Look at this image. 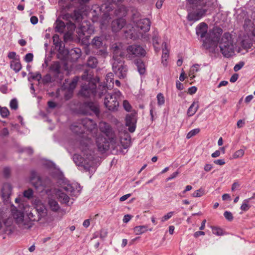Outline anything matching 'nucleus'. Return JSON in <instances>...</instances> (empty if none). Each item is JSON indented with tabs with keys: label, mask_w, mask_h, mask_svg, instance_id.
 Returning a JSON list of instances; mask_svg holds the SVG:
<instances>
[{
	"label": "nucleus",
	"mask_w": 255,
	"mask_h": 255,
	"mask_svg": "<svg viewBox=\"0 0 255 255\" xmlns=\"http://www.w3.org/2000/svg\"><path fill=\"white\" fill-rule=\"evenodd\" d=\"M244 154V151L242 149L238 150L233 155L234 158H237L242 157Z\"/></svg>",
	"instance_id": "30"
},
{
	"label": "nucleus",
	"mask_w": 255,
	"mask_h": 255,
	"mask_svg": "<svg viewBox=\"0 0 255 255\" xmlns=\"http://www.w3.org/2000/svg\"><path fill=\"white\" fill-rule=\"evenodd\" d=\"M244 124V122L243 120H239L237 123V126L238 128H241L243 126V125Z\"/></svg>",
	"instance_id": "58"
},
{
	"label": "nucleus",
	"mask_w": 255,
	"mask_h": 255,
	"mask_svg": "<svg viewBox=\"0 0 255 255\" xmlns=\"http://www.w3.org/2000/svg\"><path fill=\"white\" fill-rule=\"evenodd\" d=\"M123 107L126 111L127 112H130L131 110V106L129 102L127 100L123 101Z\"/></svg>",
	"instance_id": "31"
},
{
	"label": "nucleus",
	"mask_w": 255,
	"mask_h": 255,
	"mask_svg": "<svg viewBox=\"0 0 255 255\" xmlns=\"http://www.w3.org/2000/svg\"><path fill=\"white\" fill-rule=\"evenodd\" d=\"M249 208V206L248 204L247 203H243L241 206V209L243 210V211H247V210H248Z\"/></svg>",
	"instance_id": "47"
},
{
	"label": "nucleus",
	"mask_w": 255,
	"mask_h": 255,
	"mask_svg": "<svg viewBox=\"0 0 255 255\" xmlns=\"http://www.w3.org/2000/svg\"><path fill=\"white\" fill-rule=\"evenodd\" d=\"M169 57V52L167 50L165 49L164 51V52L162 55V62L164 63V62H166L167 60Z\"/></svg>",
	"instance_id": "36"
},
{
	"label": "nucleus",
	"mask_w": 255,
	"mask_h": 255,
	"mask_svg": "<svg viewBox=\"0 0 255 255\" xmlns=\"http://www.w3.org/2000/svg\"><path fill=\"white\" fill-rule=\"evenodd\" d=\"M150 22L148 19L144 18L138 20L131 30V35L133 38L142 37L150 29Z\"/></svg>",
	"instance_id": "5"
},
{
	"label": "nucleus",
	"mask_w": 255,
	"mask_h": 255,
	"mask_svg": "<svg viewBox=\"0 0 255 255\" xmlns=\"http://www.w3.org/2000/svg\"><path fill=\"white\" fill-rule=\"evenodd\" d=\"M173 212H170L168 213L166 215L164 216V217L162 218V221L164 222V221L168 220L170 218H171L172 217V216L173 215Z\"/></svg>",
	"instance_id": "39"
},
{
	"label": "nucleus",
	"mask_w": 255,
	"mask_h": 255,
	"mask_svg": "<svg viewBox=\"0 0 255 255\" xmlns=\"http://www.w3.org/2000/svg\"><path fill=\"white\" fill-rule=\"evenodd\" d=\"M73 19L75 20H80L82 19V15L81 13L78 11H74Z\"/></svg>",
	"instance_id": "32"
},
{
	"label": "nucleus",
	"mask_w": 255,
	"mask_h": 255,
	"mask_svg": "<svg viewBox=\"0 0 255 255\" xmlns=\"http://www.w3.org/2000/svg\"><path fill=\"white\" fill-rule=\"evenodd\" d=\"M93 43L97 46H100L102 44V42L99 40V37H95L93 40Z\"/></svg>",
	"instance_id": "42"
},
{
	"label": "nucleus",
	"mask_w": 255,
	"mask_h": 255,
	"mask_svg": "<svg viewBox=\"0 0 255 255\" xmlns=\"http://www.w3.org/2000/svg\"><path fill=\"white\" fill-rule=\"evenodd\" d=\"M57 196L61 202L65 203L69 202V197L66 194L61 192V191L57 192Z\"/></svg>",
	"instance_id": "21"
},
{
	"label": "nucleus",
	"mask_w": 255,
	"mask_h": 255,
	"mask_svg": "<svg viewBox=\"0 0 255 255\" xmlns=\"http://www.w3.org/2000/svg\"><path fill=\"white\" fill-rule=\"evenodd\" d=\"M205 235V233L203 231H198V232H196L194 235L195 237H198L199 236H200V235Z\"/></svg>",
	"instance_id": "56"
},
{
	"label": "nucleus",
	"mask_w": 255,
	"mask_h": 255,
	"mask_svg": "<svg viewBox=\"0 0 255 255\" xmlns=\"http://www.w3.org/2000/svg\"><path fill=\"white\" fill-rule=\"evenodd\" d=\"M253 96L252 95H249L246 98L245 101L247 103H249L253 99Z\"/></svg>",
	"instance_id": "54"
},
{
	"label": "nucleus",
	"mask_w": 255,
	"mask_h": 255,
	"mask_svg": "<svg viewBox=\"0 0 255 255\" xmlns=\"http://www.w3.org/2000/svg\"><path fill=\"white\" fill-rule=\"evenodd\" d=\"M212 168V166L211 164H206L204 167V169L206 171H210Z\"/></svg>",
	"instance_id": "53"
},
{
	"label": "nucleus",
	"mask_w": 255,
	"mask_h": 255,
	"mask_svg": "<svg viewBox=\"0 0 255 255\" xmlns=\"http://www.w3.org/2000/svg\"><path fill=\"white\" fill-rule=\"evenodd\" d=\"M220 49L225 57H230L234 52L233 41L231 35L226 33L222 37L220 42Z\"/></svg>",
	"instance_id": "4"
},
{
	"label": "nucleus",
	"mask_w": 255,
	"mask_h": 255,
	"mask_svg": "<svg viewBox=\"0 0 255 255\" xmlns=\"http://www.w3.org/2000/svg\"><path fill=\"white\" fill-rule=\"evenodd\" d=\"M212 229L213 233L214 235L218 236H222L223 235V232L221 229L217 227H213Z\"/></svg>",
	"instance_id": "26"
},
{
	"label": "nucleus",
	"mask_w": 255,
	"mask_h": 255,
	"mask_svg": "<svg viewBox=\"0 0 255 255\" xmlns=\"http://www.w3.org/2000/svg\"><path fill=\"white\" fill-rule=\"evenodd\" d=\"M131 219V216L129 215H126L124 216L123 222L125 223H128Z\"/></svg>",
	"instance_id": "48"
},
{
	"label": "nucleus",
	"mask_w": 255,
	"mask_h": 255,
	"mask_svg": "<svg viewBox=\"0 0 255 255\" xmlns=\"http://www.w3.org/2000/svg\"><path fill=\"white\" fill-rule=\"evenodd\" d=\"M206 222V220H204L203 221V222L202 223V225H201V227H200V229L201 230H203L204 229L205 226Z\"/></svg>",
	"instance_id": "63"
},
{
	"label": "nucleus",
	"mask_w": 255,
	"mask_h": 255,
	"mask_svg": "<svg viewBox=\"0 0 255 255\" xmlns=\"http://www.w3.org/2000/svg\"><path fill=\"white\" fill-rule=\"evenodd\" d=\"M11 193V187L8 184H5L3 186L2 189V195L3 197L8 198L9 197Z\"/></svg>",
	"instance_id": "16"
},
{
	"label": "nucleus",
	"mask_w": 255,
	"mask_h": 255,
	"mask_svg": "<svg viewBox=\"0 0 255 255\" xmlns=\"http://www.w3.org/2000/svg\"><path fill=\"white\" fill-rule=\"evenodd\" d=\"M174 231V227L173 226H170L169 228V232L170 234H173Z\"/></svg>",
	"instance_id": "59"
},
{
	"label": "nucleus",
	"mask_w": 255,
	"mask_h": 255,
	"mask_svg": "<svg viewBox=\"0 0 255 255\" xmlns=\"http://www.w3.org/2000/svg\"><path fill=\"white\" fill-rule=\"evenodd\" d=\"M185 72L183 70H182L179 77V79L181 81H183L185 80Z\"/></svg>",
	"instance_id": "51"
},
{
	"label": "nucleus",
	"mask_w": 255,
	"mask_h": 255,
	"mask_svg": "<svg viewBox=\"0 0 255 255\" xmlns=\"http://www.w3.org/2000/svg\"><path fill=\"white\" fill-rule=\"evenodd\" d=\"M0 114L2 117H6L9 114L8 110L5 107L0 108Z\"/></svg>",
	"instance_id": "27"
},
{
	"label": "nucleus",
	"mask_w": 255,
	"mask_h": 255,
	"mask_svg": "<svg viewBox=\"0 0 255 255\" xmlns=\"http://www.w3.org/2000/svg\"><path fill=\"white\" fill-rule=\"evenodd\" d=\"M31 182L37 189H43V184L39 177H33L31 179Z\"/></svg>",
	"instance_id": "14"
},
{
	"label": "nucleus",
	"mask_w": 255,
	"mask_h": 255,
	"mask_svg": "<svg viewBox=\"0 0 255 255\" xmlns=\"http://www.w3.org/2000/svg\"><path fill=\"white\" fill-rule=\"evenodd\" d=\"M113 70L120 78H124L127 75V69L125 65L124 53L121 48L117 45L113 47Z\"/></svg>",
	"instance_id": "1"
},
{
	"label": "nucleus",
	"mask_w": 255,
	"mask_h": 255,
	"mask_svg": "<svg viewBox=\"0 0 255 255\" xmlns=\"http://www.w3.org/2000/svg\"><path fill=\"white\" fill-rule=\"evenodd\" d=\"M48 104L50 108H53L55 107V103L52 101L48 102Z\"/></svg>",
	"instance_id": "60"
},
{
	"label": "nucleus",
	"mask_w": 255,
	"mask_h": 255,
	"mask_svg": "<svg viewBox=\"0 0 255 255\" xmlns=\"http://www.w3.org/2000/svg\"><path fill=\"white\" fill-rule=\"evenodd\" d=\"M11 215L15 223L25 228H30L35 222L33 218V214L31 211H26L24 214L16 209H13L12 210Z\"/></svg>",
	"instance_id": "2"
},
{
	"label": "nucleus",
	"mask_w": 255,
	"mask_h": 255,
	"mask_svg": "<svg viewBox=\"0 0 255 255\" xmlns=\"http://www.w3.org/2000/svg\"><path fill=\"white\" fill-rule=\"evenodd\" d=\"M223 33V30L220 27H215L210 33V39L204 41L203 45L207 49L211 47L216 48L217 44L220 42V38Z\"/></svg>",
	"instance_id": "6"
},
{
	"label": "nucleus",
	"mask_w": 255,
	"mask_h": 255,
	"mask_svg": "<svg viewBox=\"0 0 255 255\" xmlns=\"http://www.w3.org/2000/svg\"><path fill=\"white\" fill-rule=\"evenodd\" d=\"M227 84H228V82H227V81H221V82L220 83V84H219V85L218 87H221V86H225V85H226Z\"/></svg>",
	"instance_id": "61"
},
{
	"label": "nucleus",
	"mask_w": 255,
	"mask_h": 255,
	"mask_svg": "<svg viewBox=\"0 0 255 255\" xmlns=\"http://www.w3.org/2000/svg\"><path fill=\"white\" fill-rule=\"evenodd\" d=\"M32 205L35 209L37 216L33 214L35 222H40L45 223L50 221V218L47 215V212L45 205L39 199H35Z\"/></svg>",
	"instance_id": "3"
},
{
	"label": "nucleus",
	"mask_w": 255,
	"mask_h": 255,
	"mask_svg": "<svg viewBox=\"0 0 255 255\" xmlns=\"http://www.w3.org/2000/svg\"><path fill=\"white\" fill-rule=\"evenodd\" d=\"M133 230L136 235H141L145 231L146 227L143 226H137L135 227Z\"/></svg>",
	"instance_id": "23"
},
{
	"label": "nucleus",
	"mask_w": 255,
	"mask_h": 255,
	"mask_svg": "<svg viewBox=\"0 0 255 255\" xmlns=\"http://www.w3.org/2000/svg\"><path fill=\"white\" fill-rule=\"evenodd\" d=\"M216 164L222 165L225 164V161L222 159H219L214 161Z\"/></svg>",
	"instance_id": "52"
},
{
	"label": "nucleus",
	"mask_w": 255,
	"mask_h": 255,
	"mask_svg": "<svg viewBox=\"0 0 255 255\" xmlns=\"http://www.w3.org/2000/svg\"><path fill=\"white\" fill-rule=\"evenodd\" d=\"M33 54L32 53H27V54H26V55L24 57V60L26 62L29 63V62H31L33 60Z\"/></svg>",
	"instance_id": "35"
},
{
	"label": "nucleus",
	"mask_w": 255,
	"mask_h": 255,
	"mask_svg": "<svg viewBox=\"0 0 255 255\" xmlns=\"http://www.w3.org/2000/svg\"><path fill=\"white\" fill-rule=\"evenodd\" d=\"M8 57L10 59H12V60H16V53L14 52H10L8 54Z\"/></svg>",
	"instance_id": "41"
},
{
	"label": "nucleus",
	"mask_w": 255,
	"mask_h": 255,
	"mask_svg": "<svg viewBox=\"0 0 255 255\" xmlns=\"http://www.w3.org/2000/svg\"><path fill=\"white\" fill-rule=\"evenodd\" d=\"M79 95L82 97H87L89 95V89L88 87L82 86L79 92Z\"/></svg>",
	"instance_id": "22"
},
{
	"label": "nucleus",
	"mask_w": 255,
	"mask_h": 255,
	"mask_svg": "<svg viewBox=\"0 0 255 255\" xmlns=\"http://www.w3.org/2000/svg\"><path fill=\"white\" fill-rule=\"evenodd\" d=\"M10 67L15 72H19L22 68V66L18 60H12L10 62Z\"/></svg>",
	"instance_id": "17"
},
{
	"label": "nucleus",
	"mask_w": 255,
	"mask_h": 255,
	"mask_svg": "<svg viewBox=\"0 0 255 255\" xmlns=\"http://www.w3.org/2000/svg\"><path fill=\"white\" fill-rule=\"evenodd\" d=\"M86 108H89L91 111H93L96 114H98L99 113V111L98 108L95 106L93 105L92 104H89L86 106Z\"/></svg>",
	"instance_id": "29"
},
{
	"label": "nucleus",
	"mask_w": 255,
	"mask_h": 255,
	"mask_svg": "<svg viewBox=\"0 0 255 255\" xmlns=\"http://www.w3.org/2000/svg\"><path fill=\"white\" fill-rule=\"evenodd\" d=\"M55 24V31L60 33L63 32L65 28V25L64 22L60 20H57Z\"/></svg>",
	"instance_id": "19"
},
{
	"label": "nucleus",
	"mask_w": 255,
	"mask_h": 255,
	"mask_svg": "<svg viewBox=\"0 0 255 255\" xmlns=\"http://www.w3.org/2000/svg\"><path fill=\"white\" fill-rule=\"evenodd\" d=\"M23 195L24 197H26L28 198H31L33 195L32 190L31 189H28L27 190L23 192Z\"/></svg>",
	"instance_id": "37"
},
{
	"label": "nucleus",
	"mask_w": 255,
	"mask_h": 255,
	"mask_svg": "<svg viewBox=\"0 0 255 255\" xmlns=\"http://www.w3.org/2000/svg\"><path fill=\"white\" fill-rule=\"evenodd\" d=\"M131 118L130 116H127L126 117V125L127 126L129 127L128 130L130 132H133L135 129V123H132L131 122Z\"/></svg>",
	"instance_id": "20"
},
{
	"label": "nucleus",
	"mask_w": 255,
	"mask_h": 255,
	"mask_svg": "<svg viewBox=\"0 0 255 255\" xmlns=\"http://www.w3.org/2000/svg\"><path fill=\"white\" fill-rule=\"evenodd\" d=\"M49 208L54 212H57L59 210L60 207L58 203L53 199H49L48 202Z\"/></svg>",
	"instance_id": "18"
},
{
	"label": "nucleus",
	"mask_w": 255,
	"mask_h": 255,
	"mask_svg": "<svg viewBox=\"0 0 255 255\" xmlns=\"http://www.w3.org/2000/svg\"><path fill=\"white\" fill-rule=\"evenodd\" d=\"M199 108V104L198 102H194L189 108L187 114L189 116H193L196 112H197L198 109Z\"/></svg>",
	"instance_id": "15"
},
{
	"label": "nucleus",
	"mask_w": 255,
	"mask_h": 255,
	"mask_svg": "<svg viewBox=\"0 0 255 255\" xmlns=\"http://www.w3.org/2000/svg\"><path fill=\"white\" fill-rule=\"evenodd\" d=\"M208 30V26L204 23H201L196 28V33L201 37H204L206 34Z\"/></svg>",
	"instance_id": "12"
},
{
	"label": "nucleus",
	"mask_w": 255,
	"mask_h": 255,
	"mask_svg": "<svg viewBox=\"0 0 255 255\" xmlns=\"http://www.w3.org/2000/svg\"><path fill=\"white\" fill-rule=\"evenodd\" d=\"M138 71L140 74H143L145 72V68L144 63L141 61H138L137 63Z\"/></svg>",
	"instance_id": "24"
},
{
	"label": "nucleus",
	"mask_w": 255,
	"mask_h": 255,
	"mask_svg": "<svg viewBox=\"0 0 255 255\" xmlns=\"http://www.w3.org/2000/svg\"><path fill=\"white\" fill-rule=\"evenodd\" d=\"M203 194V191L201 189H199L196 191L194 193V196L196 197H201Z\"/></svg>",
	"instance_id": "43"
},
{
	"label": "nucleus",
	"mask_w": 255,
	"mask_h": 255,
	"mask_svg": "<svg viewBox=\"0 0 255 255\" xmlns=\"http://www.w3.org/2000/svg\"><path fill=\"white\" fill-rule=\"evenodd\" d=\"M122 95L121 93L118 91L112 94H108L106 95L104 104L106 107L109 110L114 111L117 110L119 103L118 101V98Z\"/></svg>",
	"instance_id": "7"
},
{
	"label": "nucleus",
	"mask_w": 255,
	"mask_h": 255,
	"mask_svg": "<svg viewBox=\"0 0 255 255\" xmlns=\"http://www.w3.org/2000/svg\"><path fill=\"white\" fill-rule=\"evenodd\" d=\"M197 91V88L195 86H193L188 89V92L190 94L195 93Z\"/></svg>",
	"instance_id": "46"
},
{
	"label": "nucleus",
	"mask_w": 255,
	"mask_h": 255,
	"mask_svg": "<svg viewBox=\"0 0 255 255\" xmlns=\"http://www.w3.org/2000/svg\"><path fill=\"white\" fill-rule=\"evenodd\" d=\"M220 155V152L219 150H216L215 152L212 154V157L213 158H215L219 156Z\"/></svg>",
	"instance_id": "50"
},
{
	"label": "nucleus",
	"mask_w": 255,
	"mask_h": 255,
	"mask_svg": "<svg viewBox=\"0 0 255 255\" xmlns=\"http://www.w3.org/2000/svg\"><path fill=\"white\" fill-rule=\"evenodd\" d=\"M126 20L123 18H119L113 21L112 23V30L118 32L121 30L126 25Z\"/></svg>",
	"instance_id": "9"
},
{
	"label": "nucleus",
	"mask_w": 255,
	"mask_h": 255,
	"mask_svg": "<svg viewBox=\"0 0 255 255\" xmlns=\"http://www.w3.org/2000/svg\"><path fill=\"white\" fill-rule=\"evenodd\" d=\"M238 78V75L237 74H233L230 78V82H236Z\"/></svg>",
	"instance_id": "45"
},
{
	"label": "nucleus",
	"mask_w": 255,
	"mask_h": 255,
	"mask_svg": "<svg viewBox=\"0 0 255 255\" xmlns=\"http://www.w3.org/2000/svg\"><path fill=\"white\" fill-rule=\"evenodd\" d=\"M30 22L32 24H36L38 22V18L36 16H32L30 18Z\"/></svg>",
	"instance_id": "44"
},
{
	"label": "nucleus",
	"mask_w": 255,
	"mask_h": 255,
	"mask_svg": "<svg viewBox=\"0 0 255 255\" xmlns=\"http://www.w3.org/2000/svg\"><path fill=\"white\" fill-rule=\"evenodd\" d=\"M73 160L75 163L78 165L83 166L85 169H89L90 166V162H87L79 155H74Z\"/></svg>",
	"instance_id": "10"
},
{
	"label": "nucleus",
	"mask_w": 255,
	"mask_h": 255,
	"mask_svg": "<svg viewBox=\"0 0 255 255\" xmlns=\"http://www.w3.org/2000/svg\"><path fill=\"white\" fill-rule=\"evenodd\" d=\"M244 66V63L241 62L238 64H236L234 68V70L235 71L237 72L240 70Z\"/></svg>",
	"instance_id": "40"
},
{
	"label": "nucleus",
	"mask_w": 255,
	"mask_h": 255,
	"mask_svg": "<svg viewBox=\"0 0 255 255\" xmlns=\"http://www.w3.org/2000/svg\"><path fill=\"white\" fill-rule=\"evenodd\" d=\"M130 196V194H126V195H125L123 196H122L120 200L121 201H125L126 199H127L128 197H129Z\"/></svg>",
	"instance_id": "49"
},
{
	"label": "nucleus",
	"mask_w": 255,
	"mask_h": 255,
	"mask_svg": "<svg viewBox=\"0 0 255 255\" xmlns=\"http://www.w3.org/2000/svg\"><path fill=\"white\" fill-rule=\"evenodd\" d=\"M206 11L207 10L205 9H201L196 13H190L188 15L189 20L191 21H197L204 15Z\"/></svg>",
	"instance_id": "11"
},
{
	"label": "nucleus",
	"mask_w": 255,
	"mask_h": 255,
	"mask_svg": "<svg viewBox=\"0 0 255 255\" xmlns=\"http://www.w3.org/2000/svg\"><path fill=\"white\" fill-rule=\"evenodd\" d=\"M53 42L55 46L60 47L61 45V41L60 40L59 37L57 34H55L52 37Z\"/></svg>",
	"instance_id": "25"
},
{
	"label": "nucleus",
	"mask_w": 255,
	"mask_h": 255,
	"mask_svg": "<svg viewBox=\"0 0 255 255\" xmlns=\"http://www.w3.org/2000/svg\"><path fill=\"white\" fill-rule=\"evenodd\" d=\"M127 52L129 54L135 56L143 55L145 54V51L141 47L135 45L128 46L127 48Z\"/></svg>",
	"instance_id": "8"
},
{
	"label": "nucleus",
	"mask_w": 255,
	"mask_h": 255,
	"mask_svg": "<svg viewBox=\"0 0 255 255\" xmlns=\"http://www.w3.org/2000/svg\"><path fill=\"white\" fill-rule=\"evenodd\" d=\"M230 195L228 194H225L222 196L223 200H225L230 198Z\"/></svg>",
	"instance_id": "64"
},
{
	"label": "nucleus",
	"mask_w": 255,
	"mask_h": 255,
	"mask_svg": "<svg viewBox=\"0 0 255 255\" xmlns=\"http://www.w3.org/2000/svg\"><path fill=\"white\" fill-rule=\"evenodd\" d=\"M78 79H79L78 77H75L69 84V88L67 90L68 92H69L68 96L65 95V97L67 99L71 97L72 95V91L76 88Z\"/></svg>",
	"instance_id": "13"
},
{
	"label": "nucleus",
	"mask_w": 255,
	"mask_h": 255,
	"mask_svg": "<svg viewBox=\"0 0 255 255\" xmlns=\"http://www.w3.org/2000/svg\"><path fill=\"white\" fill-rule=\"evenodd\" d=\"M157 99L159 105H162L164 103V98L162 94H158L157 96Z\"/></svg>",
	"instance_id": "34"
},
{
	"label": "nucleus",
	"mask_w": 255,
	"mask_h": 255,
	"mask_svg": "<svg viewBox=\"0 0 255 255\" xmlns=\"http://www.w3.org/2000/svg\"><path fill=\"white\" fill-rule=\"evenodd\" d=\"M83 226L85 227H88L90 225V221L89 220H86L84 221L83 224Z\"/></svg>",
	"instance_id": "55"
},
{
	"label": "nucleus",
	"mask_w": 255,
	"mask_h": 255,
	"mask_svg": "<svg viewBox=\"0 0 255 255\" xmlns=\"http://www.w3.org/2000/svg\"><path fill=\"white\" fill-rule=\"evenodd\" d=\"M10 107L11 109L16 110L18 107L17 101L15 99H12L10 102Z\"/></svg>",
	"instance_id": "33"
},
{
	"label": "nucleus",
	"mask_w": 255,
	"mask_h": 255,
	"mask_svg": "<svg viewBox=\"0 0 255 255\" xmlns=\"http://www.w3.org/2000/svg\"><path fill=\"white\" fill-rule=\"evenodd\" d=\"M176 87L178 89L181 90L183 89V85L180 82L176 83Z\"/></svg>",
	"instance_id": "62"
},
{
	"label": "nucleus",
	"mask_w": 255,
	"mask_h": 255,
	"mask_svg": "<svg viewBox=\"0 0 255 255\" xmlns=\"http://www.w3.org/2000/svg\"><path fill=\"white\" fill-rule=\"evenodd\" d=\"M224 216H225V218L229 221H232L233 219L232 214L230 212H228V211L225 212Z\"/></svg>",
	"instance_id": "38"
},
{
	"label": "nucleus",
	"mask_w": 255,
	"mask_h": 255,
	"mask_svg": "<svg viewBox=\"0 0 255 255\" xmlns=\"http://www.w3.org/2000/svg\"><path fill=\"white\" fill-rule=\"evenodd\" d=\"M199 131H200L199 128H195V129L191 130L187 134V138H190L191 137H192L194 135H195L196 134H197L198 133H199Z\"/></svg>",
	"instance_id": "28"
},
{
	"label": "nucleus",
	"mask_w": 255,
	"mask_h": 255,
	"mask_svg": "<svg viewBox=\"0 0 255 255\" xmlns=\"http://www.w3.org/2000/svg\"><path fill=\"white\" fill-rule=\"evenodd\" d=\"M162 0H158L156 4V7L158 8H159L161 7L162 5Z\"/></svg>",
	"instance_id": "57"
}]
</instances>
